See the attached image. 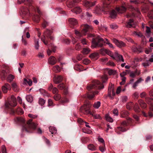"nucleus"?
<instances>
[{"label": "nucleus", "instance_id": "nucleus-1", "mask_svg": "<svg viewBox=\"0 0 153 153\" xmlns=\"http://www.w3.org/2000/svg\"><path fill=\"white\" fill-rule=\"evenodd\" d=\"M104 87L103 85L100 81L95 80L93 81L91 84L87 86V89L88 90L94 89H102Z\"/></svg>", "mask_w": 153, "mask_h": 153}, {"label": "nucleus", "instance_id": "nucleus-2", "mask_svg": "<svg viewBox=\"0 0 153 153\" xmlns=\"http://www.w3.org/2000/svg\"><path fill=\"white\" fill-rule=\"evenodd\" d=\"M91 105L90 102L89 101L86 102L85 103L84 106L80 108V111L85 114L90 113L91 112L90 111V109L91 107Z\"/></svg>", "mask_w": 153, "mask_h": 153}, {"label": "nucleus", "instance_id": "nucleus-3", "mask_svg": "<svg viewBox=\"0 0 153 153\" xmlns=\"http://www.w3.org/2000/svg\"><path fill=\"white\" fill-rule=\"evenodd\" d=\"M82 26L83 27L82 31V34L83 35H85L87 32L91 31L93 29L91 26L86 24L82 25Z\"/></svg>", "mask_w": 153, "mask_h": 153}, {"label": "nucleus", "instance_id": "nucleus-4", "mask_svg": "<svg viewBox=\"0 0 153 153\" xmlns=\"http://www.w3.org/2000/svg\"><path fill=\"white\" fill-rule=\"evenodd\" d=\"M33 120L30 119L27 122V124L28 125L29 127L33 130L36 129L38 124L37 123L32 122Z\"/></svg>", "mask_w": 153, "mask_h": 153}, {"label": "nucleus", "instance_id": "nucleus-5", "mask_svg": "<svg viewBox=\"0 0 153 153\" xmlns=\"http://www.w3.org/2000/svg\"><path fill=\"white\" fill-rule=\"evenodd\" d=\"M101 42H105L102 38L98 37V41L97 42H92L93 45L92 47L94 48H96L97 46L101 47L103 46V44L100 43Z\"/></svg>", "mask_w": 153, "mask_h": 153}, {"label": "nucleus", "instance_id": "nucleus-6", "mask_svg": "<svg viewBox=\"0 0 153 153\" xmlns=\"http://www.w3.org/2000/svg\"><path fill=\"white\" fill-rule=\"evenodd\" d=\"M112 41L115 45L119 48L124 47L126 46V44L122 41H119L114 38L112 39Z\"/></svg>", "mask_w": 153, "mask_h": 153}, {"label": "nucleus", "instance_id": "nucleus-7", "mask_svg": "<svg viewBox=\"0 0 153 153\" xmlns=\"http://www.w3.org/2000/svg\"><path fill=\"white\" fill-rule=\"evenodd\" d=\"M113 58L115 59L117 62H124V60L123 56L117 52L115 53V56L113 57Z\"/></svg>", "mask_w": 153, "mask_h": 153}, {"label": "nucleus", "instance_id": "nucleus-8", "mask_svg": "<svg viewBox=\"0 0 153 153\" xmlns=\"http://www.w3.org/2000/svg\"><path fill=\"white\" fill-rule=\"evenodd\" d=\"M131 49L133 52L137 53H140L143 51L142 48L140 46H138L137 47L135 45L132 46Z\"/></svg>", "mask_w": 153, "mask_h": 153}, {"label": "nucleus", "instance_id": "nucleus-9", "mask_svg": "<svg viewBox=\"0 0 153 153\" xmlns=\"http://www.w3.org/2000/svg\"><path fill=\"white\" fill-rule=\"evenodd\" d=\"M63 77L61 76H55L53 78V81L55 83L58 84L61 82L63 80Z\"/></svg>", "mask_w": 153, "mask_h": 153}, {"label": "nucleus", "instance_id": "nucleus-10", "mask_svg": "<svg viewBox=\"0 0 153 153\" xmlns=\"http://www.w3.org/2000/svg\"><path fill=\"white\" fill-rule=\"evenodd\" d=\"M8 103L9 105L11 106L14 107L16 105V99L14 96L12 95L11 96V101L9 102Z\"/></svg>", "mask_w": 153, "mask_h": 153}, {"label": "nucleus", "instance_id": "nucleus-11", "mask_svg": "<svg viewBox=\"0 0 153 153\" xmlns=\"http://www.w3.org/2000/svg\"><path fill=\"white\" fill-rule=\"evenodd\" d=\"M11 89L10 85L7 83H5L4 85L2 87V90L4 93H6L7 90Z\"/></svg>", "mask_w": 153, "mask_h": 153}, {"label": "nucleus", "instance_id": "nucleus-12", "mask_svg": "<svg viewBox=\"0 0 153 153\" xmlns=\"http://www.w3.org/2000/svg\"><path fill=\"white\" fill-rule=\"evenodd\" d=\"M114 89L108 88V95L111 99L113 98L115 95V93L114 91Z\"/></svg>", "mask_w": 153, "mask_h": 153}, {"label": "nucleus", "instance_id": "nucleus-13", "mask_svg": "<svg viewBox=\"0 0 153 153\" xmlns=\"http://www.w3.org/2000/svg\"><path fill=\"white\" fill-rule=\"evenodd\" d=\"M48 62L49 64L53 65L56 63L57 60L55 57L53 56H51L48 59Z\"/></svg>", "mask_w": 153, "mask_h": 153}, {"label": "nucleus", "instance_id": "nucleus-14", "mask_svg": "<svg viewBox=\"0 0 153 153\" xmlns=\"http://www.w3.org/2000/svg\"><path fill=\"white\" fill-rule=\"evenodd\" d=\"M95 5V2H92L88 1H85L84 3V5L87 7H90L94 6Z\"/></svg>", "mask_w": 153, "mask_h": 153}, {"label": "nucleus", "instance_id": "nucleus-15", "mask_svg": "<svg viewBox=\"0 0 153 153\" xmlns=\"http://www.w3.org/2000/svg\"><path fill=\"white\" fill-rule=\"evenodd\" d=\"M52 33V31L49 30L47 29L45 32L43 36H45V37L46 36L47 37L50 38L51 40H53V38L51 36V35Z\"/></svg>", "mask_w": 153, "mask_h": 153}, {"label": "nucleus", "instance_id": "nucleus-16", "mask_svg": "<svg viewBox=\"0 0 153 153\" xmlns=\"http://www.w3.org/2000/svg\"><path fill=\"white\" fill-rule=\"evenodd\" d=\"M126 27L128 28L134 27L135 25L134 24L133 20L132 19H129L126 25Z\"/></svg>", "mask_w": 153, "mask_h": 153}, {"label": "nucleus", "instance_id": "nucleus-17", "mask_svg": "<svg viewBox=\"0 0 153 153\" xmlns=\"http://www.w3.org/2000/svg\"><path fill=\"white\" fill-rule=\"evenodd\" d=\"M117 11L120 13H122L126 10V8L124 6H121L117 8Z\"/></svg>", "mask_w": 153, "mask_h": 153}, {"label": "nucleus", "instance_id": "nucleus-18", "mask_svg": "<svg viewBox=\"0 0 153 153\" xmlns=\"http://www.w3.org/2000/svg\"><path fill=\"white\" fill-rule=\"evenodd\" d=\"M99 92L97 91H96L94 92L92 94H88L87 95V97L90 100H92L94 98L95 95L98 94Z\"/></svg>", "mask_w": 153, "mask_h": 153}, {"label": "nucleus", "instance_id": "nucleus-19", "mask_svg": "<svg viewBox=\"0 0 153 153\" xmlns=\"http://www.w3.org/2000/svg\"><path fill=\"white\" fill-rule=\"evenodd\" d=\"M73 12L75 13L76 14H79L82 11L81 8L79 7H76L73 10H71Z\"/></svg>", "mask_w": 153, "mask_h": 153}, {"label": "nucleus", "instance_id": "nucleus-20", "mask_svg": "<svg viewBox=\"0 0 153 153\" xmlns=\"http://www.w3.org/2000/svg\"><path fill=\"white\" fill-rule=\"evenodd\" d=\"M120 117L123 118H125L127 117L129 114L128 111L123 110L120 113Z\"/></svg>", "mask_w": 153, "mask_h": 153}, {"label": "nucleus", "instance_id": "nucleus-21", "mask_svg": "<svg viewBox=\"0 0 153 153\" xmlns=\"http://www.w3.org/2000/svg\"><path fill=\"white\" fill-rule=\"evenodd\" d=\"M98 53H94L90 54L89 57L93 60H95L97 59Z\"/></svg>", "mask_w": 153, "mask_h": 153}, {"label": "nucleus", "instance_id": "nucleus-22", "mask_svg": "<svg viewBox=\"0 0 153 153\" xmlns=\"http://www.w3.org/2000/svg\"><path fill=\"white\" fill-rule=\"evenodd\" d=\"M69 21L70 23L73 25H75L77 24V21L74 18H71L69 19Z\"/></svg>", "mask_w": 153, "mask_h": 153}, {"label": "nucleus", "instance_id": "nucleus-23", "mask_svg": "<svg viewBox=\"0 0 153 153\" xmlns=\"http://www.w3.org/2000/svg\"><path fill=\"white\" fill-rule=\"evenodd\" d=\"M52 70L53 71L56 73L59 72L61 71L60 67L58 65H56L53 66Z\"/></svg>", "mask_w": 153, "mask_h": 153}, {"label": "nucleus", "instance_id": "nucleus-24", "mask_svg": "<svg viewBox=\"0 0 153 153\" xmlns=\"http://www.w3.org/2000/svg\"><path fill=\"white\" fill-rule=\"evenodd\" d=\"M140 106L143 108H145L146 107V104L142 100H138Z\"/></svg>", "mask_w": 153, "mask_h": 153}, {"label": "nucleus", "instance_id": "nucleus-25", "mask_svg": "<svg viewBox=\"0 0 153 153\" xmlns=\"http://www.w3.org/2000/svg\"><path fill=\"white\" fill-rule=\"evenodd\" d=\"M50 131L52 134H56L57 132L56 129L55 127L53 126H50L49 128Z\"/></svg>", "mask_w": 153, "mask_h": 153}, {"label": "nucleus", "instance_id": "nucleus-26", "mask_svg": "<svg viewBox=\"0 0 153 153\" xmlns=\"http://www.w3.org/2000/svg\"><path fill=\"white\" fill-rule=\"evenodd\" d=\"M88 149L92 151H95L97 150L96 146L93 144H90L88 146Z\"/></svg>", "mask_w": 153, "mask_h": 153}, {"label": "nucleus", "instance_id": "nucleus-27", "mask_svg": "<svg viewBox=\"0 0 153 153\" xmlns=\"http://www.w3.org/2000/svg\"><path fill=\"white\" fill-rule=\"evenodd\" d=\"M12 87L13 90L16 92L18 91H19L18 87L16 83H13L12 84Z\"/></svg>", "mask_w": 153, "mask_h": 153}, {"label": "nucleus", "instance_id": "nucleus-28", "mask_svg": "<svg viewBox=\"0 0 153 153\" xmlns=\"http://www.w3.org/2000/svg\"><path fill=\"white\" fill-rule=\"evenodd\" d=\"M7 71H6L4 70H2V71L1 74V75L2 79H4L6 78L7 76Z\"/></svg>", "mask_w": 153, "mask_h": 153}, {"label": "nucleus", "instance_id": "nucleus-29", "mask_svg": "<svg viewBox=\"0 0 153 153\" xmlns=\"http://www.w3.org/2000/svg\"><path fill=\"white\" fill-rule=\"evenodd\" d=\"M39 91H40V93L44 95V96H49V95L48 93L45 90L41 88L39 89Z\"/></svg>", "mask_w": 153, "mask_h": 153}, {"label": "nucleus", "instance_id": "nucleus-30", "mask_svg": "<svg viewBox=\"0 0 153 153\" xmlns=\"http://www.w3.org/2000/svg\"><path fill=\"white\" fill-rule=\"evenodd\" d=\"M110 15L111 18H114L117 16L116 12L114 10H112L110 13Z\"/></svg>", "mask_w": 153, "mask_h": 153}, {"label": "nucleus", "instance_id": "nucleus-31", "mask_svg": "<svg viewBox=\"0 0 153 153\" xmlns=\"http://www.w3.org/2000/svg\"><path fill=\"white\" fill-rule=\"evenodd\" d=\"M117 133L118 134H120V132H119V131H120L122 132H125L126 131V130L124 128L122 127H117V128L116 130Z\"/></svg>", "mask_w": 153, "mask_h": 153}, {"label": "nucleus", "instance_id": "nucleus-32", "mask_svg": "<svg viewBox=\"0 0 153 153\" xmlns=\"http://www.w3.org/2000/svg\"><path fill=\"white\" fill-rule=\"evenodd\" d=\"M24 82L25 84L27 83L29 86H31L32 85V81L30 79H28V80H27L25 78L24 79Z\"/></svg>", "mask_w": 153, "mask_h": 153}, {"label": "nucleus", "instance_id": "nucleus-33", "mask_svg": "<svg viewBox=\"0 0 153 153\" xmlns=\"http://www.w3.org/2000/svg\"><path fill=\"white\" fill-rule=\"evenodd\" d=\"M14 76L12 75L9 74L7 78V80L10 82L14 79Z\"/></svg>", "mask_w": 153, "mask_h": 153}, {"label": "nucleus", "instance_id": "nucleus-34", "mask_svg": "<svg viewBox=\"0 0 153 153\" xmlns=\"http://www.w3.org/2000/svg\"><path fill=\"white\" fill-rule=\"evenodd\" d=\"M108 73L110 75H114L117 73V71L114 70L110 69L108 70Z\"/></svg>", "mask_w": 153, "mask_h": 153}, {"label": "nucleus", "instance_id": "nucleus-35", "mask_svg": "<svg viewBox=\"0 0 153 153\" xmlns=\"http://www.w3.org/2000/svg\"><path fill=\"white\" fill-rule=\"evenodd\" d=\"M134 108L135 111L136 112H138L140 111V108L137 103H135L134 106Z\"/></svg>", "mask_w": 153, "mask_h": 153}, {"label": "nucleus", "instance_id": "nucleus-36", "mask_svg": "<svg viewBox=\"0 0 153 153\" xmlns=\"http://www.w3.org/2000/svg\"><path fill=\"white\" fill-rule=\"evenodd\" d=\"M26 98L27 101L29 102H31L33 101V97L30 95L27 96Z\"/></svg>", "mask_w": 153, "mask_h": 153}, {"label": "nucleus", "instance_id": "nucleus-37", "mask_svg": "<svg viewBox=\"0 0 153 153\" xmlns=\"http://www.w3.org/2000/svg\"><path fill=\"white\" fill-rule=\"evenodd\" d=\"M105 118L106 120L107 121L111 123L113 121V119L111 118L108 114H106L105 115Z\"/></svg>", "mask_w": 153, "mask_h": 153}, {"label": "nucleus", "instance_id": "nucleus-38", "mask_svg": "<svg viewBox=\"0 0 153 153\" xmlns=\"http://www.w3.org/2000/svg\"><path fill=\"white\" fill-rule=\"evenodd\" d=\"M89 114L91 115L95 119H101V117L99 114H93L91 112H90V113H89Z\"/></svg>", "mask_w": 153, "mask_h": 153}, {"label": "nucleus", "instance_id": "nucleus-39", "mask_svg": "<svg viewBox=\"0 0 153 153\" xmlns=\"http://www.w3.org/2000/svg\"><path fill=\"white\" fill-rule=\"evenodd\" d=\"M61 98V96L60 94H57L53 96L54 99L56 101L59 100Z\"/></svg>", "mask_w": 153, "mask_h": 153}, {"label": "nucleus", "instance_id": "nucleus-40", "mask_svg": "<svg viewBox=\"0 0 153 153\" xmlns=\"http://www.w3.org/2000/svg\"><path fill=\"white\" fill-rule=\"evenodd\" d=\"M153 100V98H151L149 97H146V102L147 103L150 105L152 104V101Z\"/></svg>", "mask_w": 153, "mask_h": 153}, {"label": "nucleus", "instance_id": "nucleus-41", "mask_svg": "<svg viewBox=\"0 0 153 153\" xmlns=\"http://www.w3.org/2000/svg\"><path fill=\"white\" fill-rule=\"evenodd\" d=\"M100 102L99 101H98L95 102L93 105V107L95 108H98L100 106Z\"/></svg>", "mask_w": 153, "mask_h": 153}, {"label": "nucleus", "instance_id": "nucleus-42", "mask_svg": "<svg viewBox=\"0 0 153 153\" xmlns=\"http://www.w3.org/2000/svg\"><path fill=\"white\" fill-rule=\"evenodd\" d=\"M45 100L42 98H40L39 100V105H42L45 103Z\"/></svg>", "mask_w": 153, "mask_h": 153}, {"label": "nucleus", "instance_id": "nucleus-43", "mask_svg": "<svg viewBox=\"0 0 153 153\" xmlns=\"http://www.w3.org/2000/svg\"><path fill=\"white\" fill-rule=\"evenodd\" d=\"M57 87L60 90H62L65 88V85L63 83L59 84L58 85Z\"/></svg>", "mask_w": 153, "mask_h": 153}, {"label": "nucleus", "instance_id": "nucleus-44", "mask_svg": "<svg viewBox=\"0 0 153 153\" xmlns=\"http://www.w3.org/2000/svg\"><path fill=\"white\" fill-rule=\"evenodd\" d=\"M90 52V49L88 48H84L83 49L82 52L84 54H87Z\"/></svg>", "mask_w": 153, "mask_h": 153}, {"label": "nucleus", "instance_id": "nucleus-45", "mask_svg": "<svg viewBox=\"0 0 153 153\" xmlns=\"http://www.w3.org/2000/svg\"><path fill=\"white\" fill-rule=\"evenodd\" d=\"M104 51L106 53L110 56L113 58V56L112 55L111 52V51L107 49H104Z\"/></svg>", "mask_w": 153, "mask_h": 153}, {"label": "nucleus", "instance_id": "nucleus-46", "mask_svg": "<svg viewBox=\"0 0 153 153\" xmlns=\"http://www.w3.org/2000/svg\"><path fill=\"white\" fill-rule=\"evenodd\" d=\"M28 116L30 118L33 119H36L38 117V115L36 114L34 115L30 114H28Z\"/></svg>", "mask_w": 153, "mask_h": 153}, {"label": "nucleus", "instance_id": "nucleus-47", "mask_svg": "<svg viewBox=\"0 0 153 153\" xmlns=\"http://www.w3.org/2000/svg\"><path fill=\"white\" fill-rule=\"evenodd\" d=\"M105 40L106 41L105 42V43L107 44L108 45L110 48H114L112 44H111L107 39H106Z\"/></svg>", "mask_w": 153, "mask_h": 153}, {"label": "nucleus", "instance_id": "nucleus-48", "mask_svg": "<svg viewBox=\"0 0 153 153\" xmlns=\"http://www.w3.org/2000/svg\"><path fill=\"white\" fill-rule=\"evenodd\" d=\"M101 10L100 8L97 7L94 12V13L97 14H99L101 13Z\"/></svg>", "mask_w": 153, "mask_h": 153}, {"label": "nucleus", "instance_id": "nucleus-49", "mask_svg": "<svg viewBox=\"0 0 153 153\" xmlns=\"http://www.w3.org/2000/svg\"><path fill=\"white\" fill-rule=\"evenodd\" d=\"M35 48L36 49H38L39 48V40L37 39L35 41Z\"/></svg>", "mask_w": 153, "mask_h": 153}, {"label": "nucleus", "instance_id": "nucleus-50", "mask_svg": "<svg viewBox=\"0 0 153 153\" xmlns=\"http://www.w3.org/2000/svg\"><path fill=\"white\" fill-rule=\"evenodd\" d=\"M108 77L107 76L104 75L102 77V80L103 83H104L106 82L108 79Z\"/></svg>", "mask_w": 153, "mask_h": 153}, {"label": "nucleus", "instance_id": "nucleus-51", "mask_svg": "<svg viewBox=\"0 0 153 153\" xmlns=\"http://www.w3.org/2000/svg\"><path fill=\"white\" fill-rule=\"evenodd\" d=\"M126 77H122L121 80L122 82H120V85H124L126 82Z\"/></svg>", "mask_w": 153, "mask_h": 153}, {"label": "nucleus", "instance_id": "nucleus-52", "mask_svg": "<svg viewBox=\"0 0 153 153\" xmlns=\"http://www.w3.org/2000/svg\"><path fill=\"white\" fill-rule=\"evenodd\" d=\"M82 47L79 43H77L75 45V49L77 51H79L81 49Z\"/></svg>", "mask_w": 153, "mask_h": 153}, {"label": "nucleus", "instance_id": "nucleus-53", "mask_svg": "<svg viewBox=\"0 0 153 153\" xmlns=\"http://www.w3.org/2000/svg\"><path fill=\"white\" fill-rule=\"evenodd\" d=\"M133 105V103L132 102H129L126 105V108L130 110L131 107Z\"/></svg>", "mask_w": 153, "mask_h": 153}, {"label": "nucleus", "instance_id": "nucleus-54", "mask_svg": "<svg viewBox=\"0 0 153 153\" xmlns=\"http://www.w3.org/2000/svg\"><path fill=\"white\" fill-rule=\"evenodd\" d=\"M59 92V91L56 87H54L52 89V93L53 94H57Z\"/></svg>", "mask_w": 153, "mask_h": 153}, {"label": "nucleus", "instance_id": "nucleus-55", "mask_svg": "<svg viewBox=\"0 0 153 153\" xmlns=\"http://www.w3.org/2000/svg\"><path fill=\"white\" fill-rule=\"evenodd\" d=\"M1 149L2 153H7L6 148L4 145L1 146Z\"/></svg>", "mask_w": 153, "mask_h": 153}, {"label": "nucleus", "instance_id": "nucleus-56", "mask_svg": "<svg viewBox=\"0 0 153 153\" xmlns=\"http://www.w3.org/2000/svg\"><path fill=\"white\" fill-rule=\"evenodd\" d=\"M90 61L88 59H85L83 60V63L85 65H87L90 63Z\"/></svg>", "mask_w": 153, "mask_h": 153}, {"label": "nucleus", "instance_id": "nucleus-57", "mask_svg": "<svg viewBox=\"0 0 153 153\" xmlns=\"http://www.w3.org/2000/svg\"><path fill=\"white\" fill-rule=\"evenodd\" d=\"M134 34L135 35L139 37H141L143 36L142 33L139 32H134Z\"/></svg>", "mask_w": 153, "mask_h": 153}, {"label": "nucleus", "instance_id": "nucleus-58", "mask_svg": "<svg viewBox=\"0 0 153 153\" xmlns=\"http://www.w3.org/2000/svg\"><path fill=\"white\" fill-rule=\"evenodd\" d=\"M75 32L76 34V36H77V38H79V37H81L82 36L81 35L80 33L77 30H75Z\"/></svg>", "mask_w": 153, "mask_h": 153}, {"label": "nucleus", "instance_id": "nucleus-59", "mask_svg": "<svg viewBox=\"0 0 153 153\" xmlns=\"http://www.w3.org/2000/svg\"><path fill=\"white\" fill-rule=\"evenodd\" d=\"M41 40L45 45H47L48 44V42L47 41H45V36H43V37H42Z\"/></svg>", "mask_w": 153, "mask_h": 153}, {"label": "nucleus", "instance_id": "nucleus-60", "mask_svg": "<svg viewBox=\"0 0 153 153\" xmlns=\"http://www.w3.org/2000/svg\"><path fill=\"white\" fill-rule=\"evenodd\" d=\"M110 27L113 29H115L117 28V25L115 24H112L110 25Z\"/></svg>", "mask_w": 153, "mask_h": 153}, {"label": "nucleus", "instance_id": "nucleus-61", "mask_svg": "<svg viewBox=\"0 0 153 153\" xmlns=\"http://www.w3.org/2000/svg\"><path fill=\"white\" fill-rule=\"evenodd\" d=\"M22 132H29V131L27 130L25 126H23L22 128Z\"/></svg>", "mask_w": 153, "mask_h": 153}, {"label": "nucleus", "instance_id": "nucleus-62", "mask_svg": "<svg viewBox=\"0 0 153 153\" xmlns=\"http://www.w3.org/2000/svg\"><path fill=\"white\" fill-rule=\"evenodd\" d=\"M146 95V93L145 92H143L140 94V96L141 98H143L145 97Z\"/></svg>", "mask_w": 153, "mask_h": 153}, {"label": "nucleus", "instance_id": "nucleus-63", "mask_svg": "<svg viewBox=\"0 0 153 153\" xmlns=\"http://www.w3.org/2000/svg\"><path fill=\"white\" fill-rule=\"evenodd\" d=\"M113 113L114 115L118 116V111L117 109H115L113 111Z\"/></svg>", "mask_w": 153, "mask_h": 153}, {"label": "nucleus", "instance_id": "nucleus-64", "mask_svg": "<svg viewBox=\"0 0 153 153\" xmlns=\"http://www.w3.org/2000/svg\"><path fill=\"white\" fill-rule=\"evenodd\" d=\"M138 84L136 82H135L132 85V88H133L134 89H136V87L138 86Z\"/></svg>", "mask_w": 153, "mask_h": 153}]
</instances>
